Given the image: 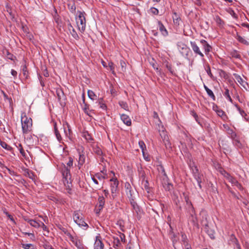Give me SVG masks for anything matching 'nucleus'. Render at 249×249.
Masks as SVG:
<instances>
[{
    "label": "nucleus",
    "mask_w": 249,
    "mask_h": 249,
    "mask_svg": "<svg viewBox=\"0 0 249 249\" xmlns=\"http://www.w3.org/2000/svg\"><path fill=\"white\" fill-rule=\"evenodd\" d=\"M43 247L45 249H53L52 246L49 244H45L43 245Z\"/></svg>",
    "instance_id": "nucleus-55"
},
{
    "label": "nucleus",
    "mask_w": 249,
    "mask_h": 249,
    "mask_svg": "<svg viewBox=\"0 0 249 249\" xmlns=\"http://www.w3.org/2000/svg\"><path fill=\"white\" fill-rule=\"evenodd\" d=\"M18 150H19L20 154L22 155V156L25 158L26 157V153L25 152V151H24L23 148H22V145H21V144H19Z\"/></svg>",
    "instance_id": "nucleus-40"
},
{
    "label": "nucleus",
    "mask_w": 249,
    "mask_h": 249,
    "mask_svg": "<svg viewBox=\"0 0 249 249\" xmlns=\"http://www.w3.org/2000/svg\"><path fill=\"white\" fill-rule=\"evenodd\" d=\"M98 203L96 206L98 207H103L105 203V200L103 196H100L98 199Z\"/></svg>",
    "instance_id": "nucleus-20"
},
{
    "label": "nucleus",
    "mask_w": 249,
    "mask_h": 249,
    "mask_svg": "<svg viewBox=\"0 0 249 249\" xmlns=\"http://www.w3.org/2000/svg\"><path fill=\"white\" fill-rule=\"evenodd\" d=\"M108 67L109 68L110 71H112V73L113 74H115V72H114L115 67H114V64L111 62H109L108 63Z\"/></svg>",
    "instance_id": "nucleus-39"
},
{
    "label": "nucleus",
    "mask_w": 249,
    "mask_h": 249,
    "mask_svg": "<svg viewBox=\"0 0 249 249\" xmlns=\"http://www.w3.org/2000/svg\"><path fill=\"white\" fill-rule=\"evenodd\" d=\"M139 145L140 148H141L142 151L143 152L144 149H145L146 148L145 143L143 141H141L139 142Z\"/></svg>",
    "instance_id": "nucleus-44"
},
{
    "label": "nucleus",
    "mask_w": 249,
    "mask_h": 249,
    "mask_svg": "<svg viewBox=\"0 0 249 249\" xmlns=\"http://www.w3.org/2000/svg\"><path fill=\"white\" fill-rule=\"evenodd\" d=\"M224 175V177L229 181V182H230L232 184H234L236 180L234 178L231 176V175H230L227 172H225Z\"/></svg>",
    "instance_id": "nucleus-16"
},
{
    "label": "nucleus",
    "mask_w": 249,
    "mask_h": 249,
    "mask_svg": "<svg viewBox=\"0 0 249 249\" xmlns=\"http://www.w3.org/2000/svg\"><path fill=\"white\" fill-rule=\"evenodd\" d=\"M150 12L155 15H157L159 14V10L154 7H152L150 9Z\"/></svg>",
    "instance_id": "nucleus-46"
},
{
    "label": "nucleus",
    "mask_w": 249,
    "mask_h": 249,
    "mask_svg": "<svg viewBox=\"0 0 249 249\" xmlns=\"http://www.w3.org/2000/svg\"><path fill=\"white\" fill-rule=\"evenodd\" d=\"M27 174H28V176L30 178L32 179H34V175H33V174L32 173L28 172Z\"/></svg>",
    "instance_id": "nucleus-64"
},
{
    "label": "nucleus",
    "mask_w": 249,
    "mask_h": 249,
    "mask_svg": "<svg viewBox=\"0 0 249 249\" xmlns=\"http://www.w3.org/2000/svg\"><path fill=\"white\" fill-rule=\"evenodd\" d=\"M84 137L88 141H90L92 140L91 136L90 135H89L88 133H84Z\"/></svg>",
    "instance_id": "nucleus-50"
},
{
    "label": "nucleus",
    "mask_w": 249,
    "mask_h": 249,
    "mask_svg": "<svg viewBox=\"0 0 249 249\" xmlns=\"http://www.w3.org/2000/svg\"><path fill=\"white\" fill-rule=\"evenodd\" d=\"M40 227H41L43 231H46L47 229V227L42 222H40Z\"/></svg>",
    "instance_id": "nucleus-62"
},
{
    "label": "nucleus",
    "mask_w": 249,
    "mask_h": 249,
    "mask_svg": "<svg viewBox=\"0 0 249 249\" xmlns=\"http://www.w3.org/2000/svg\"><path fill=\"white\" fill-rule=\"evenodd\" d=\"M139 176L142 180H144L145 174L143 171L141 170L139 171Z\"/></svg>",
    "instance_id": "nucleus-49"
},
{
    "label": "nucleus",
    "mask_w": 249,
    "mask_h": 249,
    "mask_svg": "<svg viewBox=\"0 0 249 249\" xmlns=\"http://www.w3.org/2000/svg\"><path fill=\"white\" fill-rule=\"evenodd\" d=\"M61 94L62 95L63 94L62 91L61 90H57V94L58 98L59 99H61Z\"/></svg>",
    "instance_id": "nucleus-59"
},
{
    "label": "nucleus",
    "mask_w": 249,
    "mask_h": 249,
    "mask_svg": "<svg viewBox=\"0 0 249 249\" xmlns=\"http://www.w3.org/2000/svg\"><path fill=\"white\" fill-rule=\"evenodd\" d=\"M120 64L122 67V70L124 71L125 70V62L124 61H121Z\"/></svg>",
    "instance_id": "nucleus-57"
},
{
    "label": "nucleus",
    "mask_w": 249,
    "mask_h": 249,
    "mask_svg": "<svg viewBox=\"0 0 249 249\" xmlns=\"http://www.w3.org/2000/svg\"><path fill=\"white\" fill-rule=\"evenodd\" d=\"M77 16L75 17L76 22L78 30L84 33L85 31L86 25V13L84 12L78 11Z\"/></svg>",
    "instance_id": "nucleus-3"
},
{
    "label": "nucleus",
    "mask_w": 249,
    "mask_h": 249,
    "mask_svg": "<svg viewBox=\"0 0 249 249\" xmlns=\"http://www.w3.org/2000/svg\"><path fill=\"white\" fill-rule=\"evenodd\" d=\"M22 71H23V74L24 75V76L27 78V68L26 67V66H24L23 67V69H22Z\"/></svg>",
    "instance_id": "nucleus-51"
},
{
    "label": "nucleus",
    "mask_w": 249,
    "mask_h": 249,
    "mask_svg": "<svg viewBox=\"0 0 249 249\" xmlns=\"http://www.w3.org/2000/svg\"><path fill=\"white\" fill-rule=\"evenodd\" d=\"M31 222L30 225L35 227V228H39L40 227V222H38L35 220H32V221H30Z\"/></svg>",
    "instance_id": "nucleus-31"
},
{
    "label": "nucleus",
    "mask_w": 249,
    "mask_h": 249,
    "mask_svg": "<svg viewBox=\"0 0 249 249\" xmlns=\"http://www.w3.org/2000/svg\"><path fill=\"white\" fill-rule=\"evenodd\" d=\"M70 239L74 244L76 243V242H77L78 240L79 239L77 236H73L71 235H70Z\"/></svg>",
    "instance_id": "nucleus-42"
},
{
    "label": "nucleus",
    "mask_w": 249,
    "mask_h": 249,
    "mask_svg": "<svg viewBox=\"0 0 249 249\" xmlns=\"http://www.w3.org/2000/svg\"><path fill=\"white\" fill-rule=\"evenodd\" d=\"M225 91L224 93V95L226 97V98L231 103L232 102V100L230 96V93H229V90L227 88L225 89Z\"/></svg>",
    "instance_id": "nucleus-28"
},
{
    "label": "nucleus",
    "mask_w": 249,
    "mask_h": 249,
    "mask_svg": "<svg viewBox=\"0 0 249 249\" xmlns=\"http://www.w3.org/2000/svg\"><path fill=\"white\" fill-rule=\"evenodd\" d=\"M124 188L125 189L126 194L129 200L130 203L133 209L138 214L140 211V208L135 201V199L138 195V192L136 189L133 188L128 182H126L125 183Z\"/></svg>",
    "instance_id": "nucleus-1"
},
{
    "label": "nucleus",
    "mask_w": 249,
    "mask_h": 249,
    "mask_svg": "<svg viewBox=\"0 0 249 249\" xmlns=\"http://www.w3.org/2000/svg\"><path fill=\"white\" fill-rule=\"evenodd\" d=\"M68 29L69 31H70V33L71 35V36L75 38V39H78L79 38V36L76 33L75 30L71 25V23L68 24Z\"/></svg>",
    "instance_id": "nucleus-13"
},
{
    "label": "nucleus",
    "mask_w": 249,
    "mask_h": 249,
    "mask_svg": "<svg viewBox=\"0 0 249 249\" xmlns=\"http://www.w3.org/2000/svg\"><path fill=\"white\" fill-rule=\"evenodd\" d=\"M64 132L65 133L66 136L71 139V130L70 129V126L68 123H66V124H63Z\"/></svg>",
    "instance_id": "nucleus-10"
},
{
    "label": "nucleus",
    "mask_w": 249,
    "mask_h": 249,
    "mask_svg": "<svg viewBox=\"0 0 249 249\" xmlns=\"http://www.w3.org/2000/svg\"><path fill=\"white\" fill-rule=\"evenodd\" d=\"M191 46L194 52L199 55H200L201 57H204L203 53L200 51L199 47L197 46L196 43L195 42L191 41L190 42Z\"/></svg>",
    "instance_id": "nucleus-6"
},
{
    "label": "nucleus",
    "mask_w": 249,
    "mask_h": 249,
    "mask_svg": "<svg viewBox=\"0 0 249 249\" xmlns=\"http://www.w3.org/2000/svg\"><path fill=\"white\" fill-rule=\"evenodd\" d=\"M235 80L238 82L242 87L245 88L247 83L242 79V78L237 74H233Z\"/></svg>",
    "instance_id": "nucleus-12"
},
{
    "label": "nucleus",
    "mask_w": 249,
    "mask_h": 249,
    "mask_svg": "<svg viewBox=\"0 0 249 249\" xmlns=\"http://www.w3.org/2000/svg\"><path fill=\"white\" fill-rule=\"evenodd\" d=\"M74 245L77 247L78 249H81L84 245L82 243V242L79 239L78 240L77 242L74 244Z\"/></svg>",
    "instance_id": "nucleus-36"
},
{
    "label": "nucleus",
    "mask_w": 249,
    "mask_h": 249,
    "mask_svg": "<svg viewBox=\"0 0 249 249\" xmlns=\"http://www.w3.org/2000/svg\"><path fill=\"white\" fill-rule=\"evenodd\" d=\"M99 104L100 105V107L101 108H102L103 109H105L106 108V107H107L106 105L104 103L99 102Z\"/></svg>",
    "instance_id": "nucleus-61"
},
{
    "label": "nucleus",
    "mask_w": 249,
    "mask_h": 249,
    "mask_svg": "<svg viewBox=\"0 0 249 249\" xmlns=\"http://www.w3.org/2000/svg\"><path fill=\"white\" fill-rule=\"evenodd\" d=\"M88 95L89 97L92 100H94L96 99V95L92 90H89L88 91Z\"/></svg>",
    "instance_id": "nucleus-26"
},
{
    "label": "nucleus",
    "mask_w": 249,
    "mask_h": 249,
    "mask_svg": "<svg viewBox=\"0 0 249 249\" xmlns=\"http://www.w3.org/2000/svg\"><path fill=\"white\" fill-rule=\"evenodd\" d=\"M21 246L24 249H35V246L32 244H21Z\"/></svg>",
    "instance_id": "nucleus-27"
},
{
    "label": "nucleus",
    "mask_w": 249,
    "mask_h": 249,
    "mask_svg": "<svg viewBox=\"0 0 249 249\" xmlns=\"http://www.w3.org/2000/svg\"><path fill=\"white\" fill-rule=\"evenodd\" d=\"M177 45L178 50L182 53V54L187 56L190 49L187 46V45L182 42H178Z\"/></svg>",
    "instance_id": "nucleus-5"
},
{
    "label": "nucleus",
    "mask_w": 249,
    "mask_h": 249,
    "mask_svg": "<svg viewBox=\"0 0 249 249\" xmlns=\"http://www.w3.org/2000/svg\"><path fill=\"white\" fill-rule=\"evenodd\" d=\"M95 177L98 178L99 180L103 179L106 178V177L105 176H103L100 173H98L95 174Z\"/></svg>",
    "instance_id": "nucleus-47"
},
{
    "label": "nucleus",
    "mask_w": 249,
    "mask_h": 249,
    "mask_svg": "<svg viewBox=\"0 0 249 249\" xmlns=\"http://www.w3.org/2000/svg\"><path fill=\"white\" fill-rule=\"evenodd\" d=\"M158 26L159 30L160 31L162 35L165 36H167L168 34V32L161 21H158Z\"/></svg>",
    "instance_id": "nucleus-11"
},
{
    "label": "nucleus",
    "mask_w": 249,
    "mask_h": 249,
    "mask_svg": "<svg viewBox=\"0 0 249 249\" xmlns=\"http://www.w3.org/2000/svg\"><path fill=\"white\" fill-rule=\"evenodd\" d=\"M164 64L165 65L166 68L168 69V70L172 74H175V71L174 70L172 69V67L171 64H170L168 61H165L164 62Z\"/></svg>",
    "instance_id": "nucleus-19"
},
{
    "label": "nucleus",
    "mask_w": 249,
    "mask_h": 249,
    "mask_svg": "<svg viewBox=\"0 0 249 249\" xmlns=\"http://www.w3.org/2000/svg\"><path fill=\"white\" fill-rule=\"evenodd\" d=\"M63 176L65 177V178L67 179L69 177H70V170L68 168L65 167V169L62 172Z\"/></svg>",
    "instance_id": "nucleus-22"
},
{
    "label": "nucleus",
    "mask_w": 249,
    "mask_h": 249,
    "mask_svg": "<svg viewBox=\"0 0 249 249\" xmlns=\"http://www.w3.org/2000/svg\"><path fill=\"white\" fill-rule=\"evenodd\" d=\"M70 239L74 244L76 243V242H77L78 240L79 239L77 236H73L71 235H70Z\"/></svg>",
    "instance_id": "nucleus-43"
},
{
    "label": "nucleus",
    "mask_w": 249,
    "mask_h": 249,
    "mask_svg": "<svg viewBox=\"0 0 249 249\" xmlns=\"http://www.w3.org/2000/svg\"><path fill=\"white\" fill-rule=\"evenodd\" d=\"M100 238L98 236L96 237V240L94 244V249H104V245Z\"/></svg>",
    "instance_id": "nucleus-8"
},
{
    "label": "nucleus",
    "mask_w": 249,
    "mask_h": 249,
    "mask_svg": "<svg viewBox=\"0 0 249 249\" xmlns=\"http://www.w3.org/2000/svg\"><path fill=\"white\" fill-rule=\"evenodd\" d=\"M22 130L23 134H27L32 130V120L28 118L25 112H23L21 115Z\"/></svg>",
    "instance_id": "nucleus-2"
},
{
    "label": "nucleus",
    "mask_w": 249,
    "mask_h": 249,
    "mask_svg": "<svg viewBox=\"0 0 249 249\" xmlns=\"http://www.w3.org/2000/svg\"><path fill=\"white\" fill-rule=\"evenodd\" d=\"M25 139L26 142L29 145H34V141L33 140V136L29 134L25 136Z\"/></svg>",
    "instance_id": "nucleus-17"
},
{
    "label": "nucleus",
    "mask_w": 249,
    "mask_h": 249,
    "mask_svg": "<svg viewBox=\"0 0 249 249\" xmlns=\"http://www.w3.org/2000/svg\"><path fill=\"white\" fill-rule=\"evenodd\" d=\"M204 88L207 92L208 95L213 100H215V97L213 93V92L209 89L206 85H204Z\"/></svg>",
    "instance_id": "nucleus-15"
},
{
    "label": "nucleus",
    "mask_w": 249,
    "mask_h": 249,
    "mask_svg": "<svg viewBox=\"0 0 249 249\" xmlns=\"http://www.w3.org/2000/svg\"><path fill=\"white\" fill-rule=\"evenodd\" d=\"M0 145L3 148L8 150L11 151L12 150V147L8 145L5 142L0 141Z\"/></svg>",
    "instance_id": "nucleus-23"
},
{
    "label": "nucleus",
    "mask_w": 249,
    "mask_h": 249,
    "mask_svg": "<svg viewBox=\"0 0 249 249\" xmlns=\"http://www.w3.org/2000/svg\"><path fill=\"white\" fill-rule=\"evenodd\" d=\"M54 133L57 139L60 142L61 140V137L57 129H55Z\"/></svg>",
    "instance_id": "nucleus-45"
},
{
    "label": "nucleus",
    "mask_w": 249,
    "mask_h": 249,
    "mask_svg": "<svg viewBox=\"0 0 249 249\" xmlns=\"http://www.w3.org/2000/svg\"><path fill=\"white\" fill-rule=\"evenodd\" d=\"M85 161V156L84 154L79 153V157L78 159V164L82 165Z\"/></svg>",
    "instance_id": "nucleus-21"
},
{
    "label": "nucleus",
    "mask_w": 249,
    "mask_h": 249,
    "mask_svg": "<svg viewBox=\"0 0 249 249\" xmlns=\"http://www.w3.org/2000/svg\"><path fill=\"white\" fill-rule=\"evenodd\" d=\"M110 181L111 182L110 187L111 193L114 194L116 192L119 182L116 178H112L110 179Z\"/></svg>",
    "instance_id": "nucleus-7"
},
{
    "label": "nucleus",
    "mask_w": 249,
    "mask_h": 249,
    "mask_svg": "<svg viewBox=\"0 0 249 249\" xmlns=\"http://www.w3.org/2000/svg\"><path fill=\"white\" fill-rule=\"evenodd\" d=\"M68 7H69V10L71 13H74L75 12L76 6L74 3H73L72 4H68Z\"/></svg>",
    "instance_id": "nucleus-35"
},
{
    "label": "nucleus",
    "mask_w": 249,
    "mask_h": 249,
    "mask_svg": "<svg viewBox=\"0 0 249 249\" xmlns=\"http://www.w3.org/2000/svg\"><path fill=\"white\" fill-rule=\"evenodd\" d=\"M223 126L226 132H227L231 128L227 124H224Z\"/></svg>",
    "instance_id": "nucleus-63"
},
{
    "label": "nucleus",
    "mask_w": 249,
    "mask_h": 249,
    "mask_svg": "<svg viewBox=\"0 0 249 249\" xmlns=\"http://www.w3.org/2000/svg\"><path fill=\"white\" fill-rule=\"evenodd\" d=\"M103 207H98V206H96L95 209V212L97 214H99L101 211L103 209Z\"/></svg>",
    "instance_id": "nucleus-54"
},
{
    "label": "nucleus",
    "mask_w": 249,
    "mask_h": 249,
    "mask_svg": "<svg viewBox=\"0 0 249 249\" xmlns=\"http://www.w3.org/2000/svg\"><path fill=\"white\" fill-rule=\"evenodd\" d=\"M173 15L172 16V18L173 21L175 20V19H178L180 18V16L176 12H173Z\"/></svg>",
    "instance_id": "nucleus-52"
},
{
    "label": "nucleus",
    "mask_w": 249,
    "mask_h": 249,
    "mask_svg": "<svg viewBox=\"0 0 249 249\" xmlns=\"http://www.w3.org/2000/svg\"><path fill=\"white\" fill-rule=\"evenodd\" d=\"M73 218L74 222L83 229L87 230L89 227L88 225L84 221L83 216L80 213L77 211L74 212Z\"/></svg>",
    "instance_id": "nucleus-4"
},
{
    "label": "nucleus",
    "mask_w": 249,
    "mask_h": 249,
    "mask_svg": "<svg viewBox=\"0 0 249 249\" xmlns=\"http://www.w3.org/2000/svg\"><path fill=\"white\" fill-rule=\"evenodd\" d=\"M95 152L98 155H101L102 154V150L99 149L97 148L95 151Z\"/></svg>",
    "instance_id": "nucleus-60"
},
{
    "label": "nucleus",
    "mask_w": 249,
    "mask_h": 249,
    "mask_svg": "<svg viewBox=\"0 0 249 249\" xmlns=\"http://www.w3.org/2000/svg\"><path fill=\"white\" fill-rule=\"evenodd\" d=\"M84 111L86 114H87L89 116H90V114L91 111H89V105L87 104L85 105V107H84Z\"/></svg>",
    "instance_id": "nucleus-38"
},
{
    "label": "nucleus",
    "mask_w": 249,
    "mask_h": 249,
    "mask_svg": "<svg viewBox=\"0 0 249 249\" xmlns=\"http://www.w3.org/2000/svg\"><path fill=\"white\" fill-rule=\"evenodd\" d=\"M193 116L194 117L196 121L198 123V124H200V122L199 121H198V116L195 113V112H193Z\"/></svg>",
    "instance_id": "nucleus-58"
},
{
    "label": "nucleus",
    "mask_w": 249,
    "mask_h": 249,
    "mask_svg": "<svg viewBox=\"0 0 249 249\" xmlns=\"http://www.w3.org/2000/svg\"><path fill=\"white\" fill-rule=\"evenodd\" d=\"M174 25L177 28H178L179 27V26L181 24V23L182 22V20L181 18H179L178 19H175V20L173 21Z\"/></svg>",
    "instance_id": "nucleus-33"
},
{
    "label": "nucleus",
    "mask_w": 249,
    "mask_h": 249,
    "mask_svg": "<svg viewBox=\"0 0 249 249\" xmlns=\"http://www.w3.org/2000/svg\"><path fill=\"white\" fill-rule=\"evenodd\" d=\"M204 49V52L206 54H208V53L211 51L212 48L211 45H210L208 43L204 45L203 47Z\"/></svg>",
    "instance_id": "nucleus-25"
},
{
    "label": "nucleus",
    "mask_w": 249,
    "mask_h": 249,
    "mask_svg": "<svg viewBox=\"0 0 249 249\" xmlns=\"http://www.w3.org/2000/svg\"><path fill=\"white\" fill-rule=\"evenodd\" d=\"M167 179L168 178H163V180L162 181V184L165 190L169 191L171 189L172 185L170 183L168 182Z\"/></svg>",
    "instance_id": "nucleus-14"
},
{
    "label": "nucleus",
    "mask_w": 249,
    "mask_h": 249,
    "mask_svg": "<svg viewBox=\"0 0 249 249\" xmlns=\"http://www.w3.org/2000/svg\"><path fill=\"white\" fill-rule=\"evenodd\" d=\"M237 108H238V110H239L240 114L241 115V116L242 117H245V116L247 115V114L246 113V112L243 110H242L240 107H237Z\"/></svg>",
    "instance_id": "nucleus-53"
},
{
    "label": "nucleus",
    "mask_w": 249,
    "mask_h": 249,
    "mask_svg": "<svg viewBox=\"0 0 249 249\" xmlns=\"http://www.w3.org/2000/svg\"><path fill=\"white\" fill-rule=\"evenodd\" d=\"M73 160L72 158H69V161L67 162V164L68 166L71 167L72 165Z\"/></svg>",
    "instance_id": "nucleus-56"
},
{
    "label": "nucleus",
    "mask_w": 249,
    "mask_h": 249,
    "mask_svg": "<svg viewBox=\"0 0 249 249\" xmlns=\"http://www.w3.org/2000/svg\"><path fill=\"white\" fill-rule=\"evenodd\" d=\"M121 119L124 123L127 126H130L131 125V119L128 115L123 114L121 115Z\"/></svg>",
    "instance_id": "nucleus-9"
},
{
    "label": "nucleus",
    "mask_w": 249,
    "mask_h": 249,
    "mask_svg": "<svg viewBox=\"0 0 249 249\" xmlns=\"http://www.w3.org/2000/svg\"><path fill=\"white\" fill-rule=\"evenodd\" d=\"M230 55L231 56V57L237 59L241 58V55L240 54L239 52L235 50H232L230 52Z\"/></svg>",
    "instance_id": "nucleus-18"
},
{
    "label": "nucleus",
    "mask_w": 249,
    "mask_h": 249,
    "mask_svg": "<svg viewBox=\"0 0 249 249\" xmlns=\"http://www.w3.org/2000/svg\"><path fill=\"white\" fill-rule=\"evenodd\" d=\"M236 39L241 43L248 45L249 44V43L248 41H247L246 40H245L244 38H243L242 36H240L237 35L236 36Z\"/></svg>",
    "instance_id": "nucleus-24"
},
{
    "label": "nucleus",
    "mask_w": 249,
    "mask_h": 249,
    "mask_svg": "<svg viewBox=\"0 0 249 249\" xmlns=\"http://www.w3.org/2000/svg\"><path fill=\"white\" fill-rule=\"evenodd\" d=\"M195 178L197 182L198 185L199 187L200 188H201V183L202 181H201V175H200L199 174H198L197 175L195 174Z\"/></svg>",
    "instance_id": "nucleus-29"
},
{
    "label": "nucleus",
    "mask_w": 249,
    "mask_h": 249,
    "mask_svg": "<svg viewBox=\"0 0 249 249\" xmlns=\"http://www.w3.org/2000/svg\"><path fill=\"white\" fill-rule=\"evenodd\" d=\"M25 235H28V236H30V238L32 240H35V235L34 234V233H29V232H23V233Z\"/></svg>",
    "instance_id": "nucleus-48"
},
{
    "label": "nucleus",
    "mask_w": 249,
    "mask_h": 249,
    "mask_svg": "<svg viewBox=\"0 0 249 249\" xmlns=\"http://www.w3.org/2000/svg\"><path fill=\"white\" fill-rule=\"evenodd\" d=\"M217 114L219 116H220L222 118L226 117V115L225 113L221 109L218 110L217 111Z\"/></svg>",
    "instance_id": "nucleus-41"
},
{
    "label": "nucleus",
    "mask_w": 249,
    "mask_h": 249,
    "mask_svg": "<svg viewBox=\"0 0 249 249\" xmlns=\"http://www.w3.org/2000/svg\"><path fill=\"white\" fill-rule=\"evenodd\" d=\"M158 170L159 172H160L161 174H162L163 176V178H167V176L165 173V170L162 165L159 166Z\"/></svg>",
    "instance_id": "nucleus-32"
},
{
    "label": "nucleus",
    "mask_w": 249,
    "mask_h": 249,
    "mask_svg": "<svg viewBox=\"0 0 249 249\" xmlns=\"http://www.w3.org/2000/svg\"><path fill=\"white\" fill-rule=\"evenodd\" d=\"M205 70L207 74L212 79H213L214 78V76L211 72L210 67L209 65L207 66L206 68H205Z\"/></svg>",
    "instance_id": "nucleus-37"
},
{
    "label": "nucleus",
    "mask_w": 249,
    "mask_h": 249,
    "mask_svg": "<svg viewBox=\"0 0 249 249\" xmlns=\"http://www.w3.org/2000/svg\"><path fill=\"white\" fill-rule=\"evenodd\" d=\"M119 105L121 107L124 108V110L127 111L128 110V106L126 103L123 101H120L119 102Z\"/></svg>",
    "instance_id": "nucleus-34"
},
{
    "label": "nucleus",
    "mask_w": 249,
    "mask_h": 249,
    "mask_svg": "<svg viewBox=\"0 0 249 249\" xmlns=\"http://www.w3.org/2000/svg\"><path fill=\"white\" fill-rule=\"evenodd\" d=\"M227 133L229 135H230V137L231 139H235L236 137V133L233 131V130L232 129H231V128H230L227 132Z\"/></svg>",
    "instance_id": "nucleus-30"
}]
</instances>
